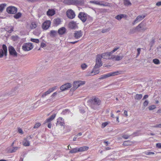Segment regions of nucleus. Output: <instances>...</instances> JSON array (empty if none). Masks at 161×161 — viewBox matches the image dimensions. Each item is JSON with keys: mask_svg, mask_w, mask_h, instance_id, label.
<instances>
[{"mask_svg": "<svg viewBox=\"0 0 161 161\" xmlns=\"http://www.w3.org/2000/svg\"><path fill=\"white\" fill-rule=\"evenodd\" d=\"M6 11L8 14H14L17 12V9L15 7L10 6L7 8Z\"/></svg>", "mask_w": 161, "mask_h": 161, "instance_id": "423d86ee", "label": "nucleus"}, {"mask_svg": "<svg viewBox=\"0 0 161 161\" xmlns=\"http://www.w3.org/2000/svg\"><path fill=\"white\" fill-rule=\"evenodd\" d=\"M116 56H115V55H112L111 56V57L110 58L112 59H114L115 60V58H116Z\"/></svg>", "mask_w": 161, "mask_h": 161, "instance_id": "052dcab7", "label": "nucleus"}, {"mask_svg": "<svg viewBox=\"0 0 161 161\" xmlns=\"http://www.w3.org/2000/svg\"><path fill=\"white\" fill-rule=\"evenodd\" d=\"M72 86V84L69 83H67L60 87V89L62 91H64L67 89L70 88Z\"/></svg>", "mask_w": 161, "mask_h": 161, "instance_id": "4468645a", "label": "nucleus"}, {"mask_svg": "<svg viewBox=\"0 0 161 161\" xmlns=\"http://www.w3.org/2000/svg\"><path fill=\"white\" fill-rule=\"evenodd\" d=\"M8 51L10 55L14 57H17L18 53L13 47L12 46L9 47H8Z\"/></svg>", "mask_w": 161, "mask_h": 161, "instance_id": "1a4fd4ad", "label": "nucleus"}, {"mask_svg": "<svg viewBox=\"0 0 161 161\" xmlns=\"http://www.w3.org/2000/svg\"><path fill=\"white\" fill-rule=\"evenodd\" d=\"M153 62L156 64H160L159 60L157 58H155L153 60Z\"/></svg>", "mask_w": 161, "mask_h": 161, "instance_id": "a19ab883", "label": "nucleus"}, {"mask_svg": "<svg viewBox=\"0 0 161 161\" xmlns=\"http://www.w3.org/2000/svg\"><path fill=\"white\" fill-rule=\"evenodd\" d=\"M46 45L44 42H42L41 43V47H46Z\"/></svg>", "mask_w": 161, "mask_h": 161, "instance_id": "4d7b16f0", "label": "nucleus"}, {"mask_svg": "<svg viewBox=\"0 0 161 161\" xmlns=\"http://www.w3.org/2000/svg\"><path fill=\"white\" fill-rule=\"evenodd\" d=\"M57 34V31H54L52 30L50 32V35L53 37L55 36Z\"/></svg>", "mask_w": 161, "mask_h": 161, "instance_id": "58836bf2", "label": "nucleus"}, {"mask_svg": "<svg viewBox=\"0 0 161 161\" xmlns=\"http://www.w3.org/2000/svg\"><path fill=\"white\" fill-rule=\"evenodd\" d=\"M22 14L20 12H19L17 14H16L14 16V18L17 19L21 17L22 16Z\"/></svg>", "mask_w": 161, "mask_h": 161, "instance_id": "473e14b6", "label": "nucleus"}, {"mask_svg": "<svg viewBox=\"0 0 161 161\" xmlns=\"http://www.w3.org/2000/svg\"><path fill=\"white\" fill-rule=\"evenodd\" d=\"M82 69L83 70L85 69L87 67V65L85 63L83 64L81 66Z\"/></svg>", "mask_w": 161, "mask_h": 161, "instance_id": "37998d69", "label": "nucleus"}, {"mask_svg": "<svg viewBox=\"0 0 161 161\" xmlns=\"http://www.w3.org/2000/svg\"><path fill=\"white\" fill-rule=\"evenodd\" d=\"M154 128H161V123L159 124H157L155 126H153Z\"/></svg>", "mask_w": 161, "mask_h": 161, "instance_id": "864d4df0", "label": "nucleus"}, {"mask_svg": "<svg viewBox=\"0 0 161 161\" xmlns=\"http://www.w3.org/2000/svg\"><path fill=\"white\" fill-rule=\"evenodd\" d=\"M96 68H95L94 66L92 71L90 72H88L86 76H93L96 75L97 74H98L99 72V71L98 69H96Z\"/></svg>", "mask_w": 161, "mask_h": 161, "instance_id": "2eb2a0df", "label": "nucleus"}, {"mask_svg": "<svg viewBox=\"0 0 161 161\" xmlns=\"http://www.w3.org/2000/svg\"><path fill=\"white\" fill-rule=\"evenodd\" d=\"M129 137V136L126 135H124L122 136V137L125 139H127Z\"/></svg>", "mask_w": 161, "mask_h": 161, "instance_id": "bf43d9fd", "label": "nucleus"}, {"mask_svg": "<svg viewBox=\"0 0 161 161\" xmlns=\"http://www.w3.org/2000/svg\"><path fill=\"white\" fill-rule=\"evenodd\" d=\"M58 88V87L57 86H53L52 88H51L48 89V90L46 92L43 93L42 96V98H43L45 97L48 94H49L51 92H52L54 90L57 89Z\"/></svg>", "mask_w": 161, "mask_h": 161, "instance_id": "9b49d317", "label": "nucleus"}, {"mask_svg": "<svg viewBox=\"0 0 161 161\" xmlns=\"http://www.w3.org/2000/svg\"><path fill=\"white\" fill-rule=\"evenodd\" d=\"M154 153L153 152H147L145 153V154L146 155H154Z\"/></svg>", "mask_w": 161, "mask_h": 161, "instance_id": "a18cd8bd", "label": "nucleus"}, {"mask_svg": "<svg viewBox=\"0 0 161 161\" xmlns=\"http://www.w3.org/2000/svg\"><path fill=\"white\" fill-rule=\"evenodd\" d=\"M13 28L12 27V28H11L10 29V30H8V32L9 33H11L12 31H13Z\"/></svg>", "mask_w": 161, "mask_h": 161, "instance_id": "338daca9", "label": "nucleus"}, {"mask_svg": "<svg viewBox=\"0 0 161 161\" xmlns=\"http://www.w3.org/2000/svg\"><path fill=\"white\" fill-rule=\"evenodd\" d=\"M18 93V90L17 87H15L12 89L9 92V95L11 96L16 95Z\"/></svg>", "mask_w": 161, "mask_h": 161, "instance_id": "412c9836", "label": "nucleus"}, {"mask_svg": "<svg viewBox=\"0 0 161 161\" xmlns=\"http://www.w3.org/2000/svg\"><path fill=\"white\" fill-rule=\"evenodd\" d=\"M156 107L155 105H152L148 107V109L150 110H151L155 109Z\"/></svg>", "mask_w": 161, "mask_h": 161, "instance_id": "09e8293b", "label": "nucleus"}, {"mask_svg": "<svg viewBox=\"0 0 161 161\" xmlns=\"http://www.w3.org/2000/svg\"><path fill=\"white\" fill-rule=\"evenodd\" d=\"M29 138L31 139V136L27 137L24 138L23 141V144L25 146H29L30 145V142L29 141Z\"/></svg>", "mask_w": 161, "mask_h": 161, "instance_id": "f3484780", "label": "nucleus"}, {"mask_svg": "<svg viewBox=\"0 0 161 161\" xmlns=\"http://www.w3.org/2000/svg\"><path fill=\"white\" fill-rule=\"evenodd\" d=\"M90 3H93L97 5H99L100 4V1H90Z\"/></svg>", "mask_w": 161, "mask_h": 161, "instance_id": "e433bc0d", "label": "nucleus"}, {"mask_svg": "<svg viewBox=\"0 0 161 161\" xmlns=\"http://www.w3.org/2000/svg\"><path fill=\"white\" fill-rule=\"evenodd\" d=\"M50 24L51 22L50 20L45 21L42 24V28L45 30L47 29L50 27Z\"/></svg>", "mask_w": 161, "mask_h": 161, "instance_id": "dca6fc26", "label": "nucleus"}, {"mask_svg": "<svg viewBox=\"0 0 161 161\" xmlns=\"http://www.w3.org/2000/svg\"><path fill=\"white\" fill-rule=\"evenodd\" d=\"M64 122H60L58 124V123L57 125H59L60 126H63V129L64 128Z\"/></svg>", "mask_w": 161, "mask_h": 161, "instance_id": "49530a36", "label": "nucleus"}, {"mask_svg": "<svg viewBox=\"0 0 161 161\" xmlns=\"http://www.w3.org/2000/svg\"><path fill=\"white\" fill-rule=\"evenodd\" d=\"M156 147L158 148H161V143H158L156 144Z\"/></svg>", "mask_w": 161, "mask_h": 161, "instance_id": "5fc2aeb1", "label": "nucleus"}, {"mask_svg": "<svg viewBox=\"0 0 161 161\" xmlns=\"http://www.w3.org/2000/svg\"><path fill=\"white\" fill-rule=\"evenodd\" d=\"M120 71H117L113 72H110L107 74L103 75L101 76L99 78V79H106L107 78L117 75L119 74H120Z\"/></svg>", "mask_w": 161, "mask_h": 161, "instance_id": "7ed1b4c3", "label": "nucleus"}, {"mask_svg": "<svg viewBox=\"0 0 161 161\" xmlns=\"http://www.w3.org/2000/svg\"><path fill=\"white\" fill-rule=\"evenodd\" d=\"M18 132L20 133H21V134L23 133V131L21 129H18Z\"/></svg>", "mask_w": 161, "mask_h": 161, "instance_id": "0e129e2a", "label": "nucleus"}, {"mask_svg": "<svg viewBox=\"0 0 161 161\" xmlns=\"http://www.w3.org/2000/svg\"><path fill=\"white\" fill-rule=\"evenodd\" d=\"M100 5H102L104 6H110V4L107 2H103L100 1Z\"/></svg>", "mask_w": 161, "mask_h": 161, "instance_id": "f704fd0d", "label": "nucleus"}, {"mask_svg": "<svg viewBox=\"0 0 161 161\" xmlns=\"http://www.w3.org/2000/svg\"><path fill=\"white\" fill-rule=\"evenodd\" d=\"M3 49H0V58L3 57L4 55L7 56V49L6 46L3 45L2 46Z\"/></svg>", "mask_w": 161, "mask_h": 161, "instance_id": "0eeeda50", "label": "nucleus"}, {"mask_svg": "<svg viewBox=\"0 0 161 161\" xmlns=\"http://www.w3.org/2000/svg\"><path fill=\"white\" fill-rule=\"evenodd\" d=\"M142 97V95L141 94H136L134 96V98L136 100H139L141 99Z\"/></svg>", "mask_w": 161, "mask_h": 161, "instance_id": "7c9ffc66", "label": "nucleus"}, {"mask_svg": "<svg viewBox=\"0 0 161 161\" xmlns=\"http://www.w3.org/2000/svg\"><path fill=\"white\" fill-rule=\"evenodd\" d=\"M145 17V16L139 15L136 19L135 20L133 23V24H134L135 23H136L142 20Z\"/></svg>", "mask_w": 161, "mask_h": 161, "instance_id": "5701e85b", "label": "nucleus"}, {"mask_svg": "<svg viewBox=\"0 0 161 161\" xmlns=\"http://www.w3.org/2000/svg\"><path fill=\"white\" fill-rule=\"evenodd\" d=\"M98 56H100V57L102 59V58L104 59H108L109 58V56L111 55L110 54V53H106L102 54L101 55H97Z\"/></svg>", "mask_w": 161, "mask_h": 161, "instance_id": "6ab92c4d", "label": "nucleus"}, {"mask_svg": "<svg viewBox=\"0 0 161 161\" xmlns=\"http://www.w3.org/2000/svg\"><path fill=\"white\" fill-rule=\"evenodd\" d=\"M66 15L69 18L71 19L74 18L75 15L74 11L71 9H68L67 11Z\"/></svg>", "mask_w": 161, "mask_h": 161, "instance_id": "f8f14e48", "label": "nucleus"}, {"mask_svg": "<svg viewBox=\"0 0 161 161\" xmlns=\"http://www.w3.org/2000/svg\"><path fill=\"white\" fill-rule=\"evenodd\" d=\"M54 22L55 25H58L60 24L61 22L60 19L59 18H57L56 19H54Z\"/></svg>", "mask_w": 161, "mask_h": 161, "instance_id": "72a5a7b5", "label": "nucleus"}, {"mask_svg": "<svg viewBox=\"0 0 161 161\" xmlns=\"http://www.w3.org/2000/svg\"><path fill=\"white\" fill-rule=\"evenodd\" d=\"M148 104V101L147 100H146L143 103V105L144 107H147Z\"/></svg>", "mask_w": 161, "mask_h": 161, "instance_id": "8fccbe9b", "label": "nucleus"}, {"mask_svg": "<svg viewBox=\"0 0 161 161\" xmlns=\"http://www.w3.org/2000/svg\"><path fill=\"white\" fill-rule=\"evenodd\" d=\"M124 5L127 7L130 6L131 5V3L130 0H124Z\"/></svg>", "mask_w": 161, "mask_h": 161, "instance_id": "cd10ccee", "label": "nucleus"}, {"mask_svg": "<svg viewBox=\"0 0 161 161\" xmlns=\"http://www.w3.org/2000/svg\"><path fill=\"white\" fill-rule=\"evenodd\" d=\"M6 5L7 4L5 3L2 4L0 5V13L2 12Z\"/></svg>", "mask_w": 161, "mask_h": 161, "instance_id": "2f4dec72", "label": "nucleus"}, {"mask_svg": "<svg viewBox=\"0 0 161 161\" xmlns=\"http://www.w3.org/2000/svg\"><path fill=\"white\" fill-rule=\"evenodd\" d=\"M146 24L142 22L137 25L135 28V30L138 31L143 32L146 30L147 28L146 27Z\"/></svg>", "mask_w": 161, "mask_h": 161, "instance_id": "f03ea898", "label": "nucleus"}, {"mask_svg": "<svg viewBox=\"0 0 161 161\" xmlns=\"http://www.w3.org/2000/svg\"><path fill=\"white\" fill-rule=\"evenodd\" d=\"M56 115V114H55L52 115L49 118L46 119L45 122V123L50 122L55 118Z\"/></svg>", "mask_w": 161, "mask_h": 161, "instance_id": "393cba45", "label": "nucleus"}, {"mask_svg": "<svg viewBox=\"0 0 161 161\" xmlns=\"http://www.w3.org/2000/svg\"><path fill=\"white\" fill-rule=\"evenodd\" d=\"M31 41L33 42L38 43L39 42V40L37 39L31 38Z\"/></svg>", "mask_w": 161, "mask_h": 161, "instance_id": "c03bdc74", "label": "nucleus"}, {"mask_svg": "<svg viewBox=\"0 0 161 161\" xmlns=\"http://www.w3.org/2000/svg\"><path fill=\"white\" fill-rule=\"evenodd\" d=\"M91 103L93 105H99L101 103V101L99 98H95L92 100Z\"/></svg>", "mask_w": 161, "mask_h": 161, "instance_id": "a211bd4d", "label": "nucleus"}, {"mask_svg": "<svg viewBox=\"0 0 161 161\" xmlns=\"http://www.w3.org/2000/svg\"><path fill=\"white\" fill-rule=\"evenodd\" d=\"M82 33L81 31H76L74 33V36L76 39H78L82 36Z\"/></svg>", "mask_w": 161, "mask_h": 161, "instance_id": "aec40b11", "label": "nucleus"}, {"mask_svg": "<svg viewBox=\"0 0 161 161\" xmlns=\"http://www.w3.org/2000/svg\"><path fill=\"white\" fill-rule=\"evenodd\" d=\"M124 57L123 55L121 56H116V58L115 59V61H119L121 60Z\"/></svg>", "mask_w": 161, "mask_h": 161, "instance_id": "c9c22d12", "label": "nucleus"}, {"mask_svg": "<svg viewBox=\"0 0 161 161\" xmlns=\"http://www.w3.org/2000/svg\"><path fill=\"white\" fill-rule=\"evenodd\" d=\"M37 27V25L35 22H32L31 23V29H34Z\"/></svg>", "mask_w": 161, "mask_h": 161, "instance_id": "4c0bfd02", "label": "nucleus"}, {"mask_svg": "<svg viewBox=\"0 0 161 161\" xmlns=\"http://www.w3.org/2000/svg\"><path fill=\"white\" fill-rule=\"evenodd\" d=\"M87 16L86 14L83 12H80L78 15V17L83 22H85L87 19Z\"/></svg>", "mask_w": 161, "mask_h": 161, "instance_id": "ddd939ff", "label": "nucleus"}, {"mask_svg": "<svg viewBox=\"0 0 161 161\" xmlns=\"http://www.w3.org/2000/svg\"><path fill=\"white\" fill-rule=\"evenodd\" d=\"M127 113V111L125 110L124 111V114L126 116H127L128 115Z\"/></svg>", "mask_w": 161, "mask_h": 161, "instance_id": "774afa93", "label": "nucleus"}, {"mask_svg": "<svg viewBox=\"0 0 161 161\" xmlns=\"http://www.w3.org/2000/svg\"><path fill=\"white\" fill-rule=\"evenodd\" d=\"M137 57L140 54V51H141V49L140 48H138L137 49Z\"/></svg>", "mask_w": 161, "mask_h": 161, "instance_id": "13d9d810", "label": "nucleus"}, {"mask_svg": "<svg viewBox=\"0 0 161 161\" xmlns=\"http://www.w3.org/2000/svg\"><path fill=\"white\" fill-rule=\"evenodd\" d=\"M99 56L97 55L96 57V64L95 65V68H99L102 65L103 63L101 61V58Z\"/></svg>", "mask_w": 161, "mask_h": 161, "instance_id": "6e6552de", "label": "nucleus"}, {"mask_svg": "<svg viewBox=\"0 0 161 161\" xmlns=\"http://www.w3.org/2000/svg\"><path fill=\"white\" fill-rule=\"evenodd\" d=\"M47 14L48 16H53L55 14V12L53 9H49L47 12Z\"/></svg>", "mask_w": 161, "mask_h": 161, "instance_id": "b1692460", "label": "nucleus"}, {"mask_svg": "<svg viewBox=\"0 0 161 161\" xmlns=\"http://www.w3.org/2000/svg\"><path fill=\"white\" fill-rule=\"evenodd\" d=\"M82 2V0H64V3L68 5H76L81 3Z\"/></svg>", "mask_w": 161, "mask_h": 161, "instance_id": "20e7f679", "label": "nucleus"}, {"mask_svg": "<svg viewBox=\"0 0 161 161\" xmlns=\"http://www.w3.org/2000/svg\"><path fill=\"white\" fill-rule=\"evenodd\" d=\"M85 82L81 80L76 81L73 82V87L70 89V91L74 92L81 86L85 84Z\"/></svg>", "mask_w": 161, "mask_h": 161, "instance_id": "f257e3e1", "label": "nucleus"}, {"mask_svg": "<svg viewBox=\"0 0 161 161\" xmlns=\"http://www.w3.org/2000/svg\"><path fill=\"white\" fill-rule=\"evenodd\" d=\"M126 17V15L124 14H120L119 15H118L117 16H116L115 18L117 19H118L119 20L121 19L124 17Z\"/></svg>", "mask_w": 161, "mask_h": 161, "instance_id": "c85d7f7f", "label": "nucleus"}, {"mask_svg": "<svg viewBox=\"0 0 161 161\" xmlns=\"http://www.w3.org/2000/svg\"><path fill=\"white\" fill-rule=\"evenodd\" d=\"M148 96L147 95H145L144 96L142 100H144L148 97Z\"/></svg>", "mask_w": 161, "mask_h": 161, "instance_id": "680f3d73", "label": "nucleus"}, {"mask_svg": "<svg viewBox=\"0 0 161 161\" xmlns=\"http://www.w3.org/2000/svg\"><path fill=\"white\" fill-rule=\"evenodd\" d=\"M66 31V29L65 27H62L59 29L58 32L59 35H63L64 34Z\"/></svg>", "mask_w": 161, "mask_h": 161, "instance_id": "a878e982", "label": "nucleus"}, {"mask_svg": "<svg viewBox=\"0 0 161 161\" xmlns=\"http://www.w3.org/2000/svg\"><path fill=\"white\" fill-rule=\"evenodd\" d=\"M78 152H79L78 148L77 147L73 148L71 150L69 151V153H75Z\"/></svg>", "mask_w": 161, "mask_h": 161, "instance_id": "c756f323", "label": "nucleus"}, {"mask_svg": "<svg viewBox=\"0 0 161 161\" xmlns=\"http://www.w3.org/2000/svg\"><path fill=\"white\" fill-rule=\"evenodd\" d=\"M33 47L32 44L31 43H25L22 46V48L24 51H29Z\"/></svg>", "mask_w": 161, "mask_h": 161, "instance_id": "39448f33", "label": "nucleus"}, {"mask_svg": "<svg viewBox=\"0 0 161 161\" xmlns=\"http://www.w3.org/2000/svg\"><path fill=\"white\" fill-rule=\"evenodd\" d=\"M41 124L40 123H36L35 124V126L34 127V128H37L38 127L40 126H41Z\"/></svg>", "mask_w": 161, "mask_h": 161, "instance_id": "de8ad7c7", "label": "nucleus"}, {"mask_svg": "<svg viewBox=\"0 0 161 161\" xmlns=\"http://www.w3.org/2000/svg\"><path fill=\"white\" fill-rule=\"evenodd\" d=\"M108 123L106 122L103 123L102 124V128H104L108 125Z\"/></svg>", "mask_w": 161, "mask_h": 161, "instance_id": "6e6d98bb", "label": "nucleus"}, {"mask_svg": "<svg viewBox=\"0 0 161 161\" xmlns=\"http://www.w3.org/2000/svg\"><path fill=\"white\" fill-rule=\"evenodd\" d=\"M69 27L71 29H74L77 27L76 23L74 21L70 22L69 23Z\"/></svg>", "mask_w": 161, "mask_h": 161, "instance_id": "4be33fe9", "label": "nucleus"}, {"mask_svg": "<svg viewBox=\"0 0 161 161\" xmlns=\"http://www.w3.org/2000/svg\"><path fill=\"white\" fill-rule=\"evenodd\" d=\"M109 30V29H103L102 30V32L104 33L108 31Z\"/></svg>", "mask_w": 161, "mask_h": 161, "instance_id": "3c124183", "label": "nucleus"}, {"mask_svg": "<svg viewBox=\"0 0 161 161\" xmlns=\"http://www.w3.org/2000/svg\"><path fill=\"white\" fill-rule=\"evenodd\" d=\"M156 5L157 6H160L161 5V2H157L156 4Z\"/></svg>", "mask_w": 161, "mask_h": 161, "instance_id": "e2e57ef3", "label": "nucleus"}, {"mask_svg": "<svg viewBox=\"0 0 161 161\" xmlns=\"http://www.w3.org/2000/svg\"><path fill=\"white\" fill-rule=\"evenodd\" d=\"M89 149V147L87 146H84L78 148L79 152H82L87 151Z\"/></svg>", "mask_w": 161, "mask_h": 161, "instance_id": "bb28decb", "label": "nucleus"}, {"mask_svg": "<svg viewBox=\"0 0 161 161\" xmlns=\"http://www.w3.org/2000/svg\"><path fill=\"white\" fill-rule=\"evenodd\" d=\"M58 88V87L57 86H53L52 88H51L48 89V90L46 92L43 93L42 96V98H43L45 97L48 94H49L51 92H52L54 90L57 89Z\"/></svg>", "mask_w": 161, "mask_h": 161, "instance_id": "9d476101", "label": "nucleus"}, {"mask_svg": "<svg viewBox=\"0 0 161 161\" xmlns=\"http://www.w3.org/2000/svg\"><path fill=\"white\" fill-rule=\"evenodd\" d=\"M130 142H131L129 141H126L124 142L123 145L125 146H128L130 145Z\"/></svg>", "mask_w": 161, "mask_h": 161, "instance_id": "79ce46f5", "label": "nucleus"}, {"mask_svg": "<svg viewBox=\"0 0 161 161\" xmlns=\"http://www.w3.org/2000/svg\"><path fill=\"white\" fill-rule=\"evenodd\" d=\"M19 147H14L12 149L10 150V152L11 153H14L19 148Z\"/></svg>", "mask_w": 161, "mask_h": 161, "instance_id": "ea45409f", "label": "nucleus"}, {"mask_svg": "<svg viewBox=\"0 0 161 161\" xmlns=\"http://www.w3.org/2000/svg\"><path fill=\"white\" fill-rule=\"evenodd\" d=\"M57 94L56 92H54L51 95V97H53L55 96Z\"/></svg>", "mask_w": 161, "mask_h": 161, "instance_id": "69168bd1", "label": "nucleus"}, {"mask_svg": "<svg viewBox=\"0 0 161 161\" xmlns=\"http://www.w3.org/2000/svg\"><path fill=\"white\" fill-rule=\"evenodd\" d=\"M118 49H119V47H117L114 48L113 51L109 52L110 54L111 55V54H113L114 52L117 50Z\"/></svg>", "mask_w": 161, "mask_h": 161, "instance_id": "603ef678", "label": "nucleus"}]
</instances>
